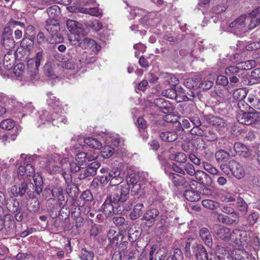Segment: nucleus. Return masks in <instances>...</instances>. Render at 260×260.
<instances>
[{"label": "nucleus", "instance_id": "f257e3e1", "mask_svg": "<svg viewBox=\"0 0 260 260\" xmlns=\"http://www.w3.org/2000/svg\"><path fill=\"white\" fill-rule=\"evenodd\" d=\"M57 154L48 156L45 166L49 168L51 173H60L66 182L68 183L72 181L71 175L68 169V165H69L70 166L72 173H76L80 171L81 168H83L84 167L78 164V162L76 160L70 163L67 162L66 159L62 160L59 163V165H58L56 164L57 161L59 160Z\"/></svg>", "mask_w": 260, "mask_h": 260}, {"label": "nucleus", "instance_id": "f03ea898", "mask_svg": "<svg viewBox=\"0 0 260 260\" xmlns=\"http://www.w3.org/2000/svg\"><path fill=\"white\" fill-rule=\"evenodd\" d=\"M101 137L106 144L103 147L101 154L104 158H109L113 155L114 147L118 146L120 140L112 134L106 133L102 134Z\"/></svg>", "mask_w": 260, "mask_h": 260}, {"label": "nucleus", "instance_id": "7ed1b4c3", "mask_svg": "<svg viewBox=\"0 0 260 260\" xmlns=\"http://www.w3.org/2000/svg\"><path fill=\"white\" fill-rule=\"evenodd\" d=\"M61 108L60 110H53V113L51 115L47 111H42L40 114V120L43 123H45L46 121L51 122L53 125L58 127L59 124H66L68 121L67 118L61 114Z\"/></svg>", "mask_w": 260, "mask_h": 260}, {"label": "nucleus", "instance_id": "20e7f679", "mask_svg": "<svg viewBox=\"0 0 260 260\" xmlns=\"http://www.w3.org/2000/svg\"><path fill=\"white\" fill-rule=\"evenodd\" d=\"M20 158L23 160V164L24 166H20L18 170V177H35V169L31 163L34 161L35 159L38 158L36 155H29L25 154H21Z\"/></svg>", "mask_w": 260, "mask_h": 260}, {"label": "nucleus", "instance_id": "39448f33", "mask_svg": "<svg viewBox=\"0 0 260 260\" xmlns=\"http://www.w3.org/2000/svg\"><path fill=\"white\" fill-rule=\"evenodd\" d=\"M66 25L70 34H69V40L73 45H76L81 40L80 34L82 32V26L79 22L73 20L67 21Z\"/></svg>", "mask_w": 260, "mask_h": 260}, {"label": "nucleus", "instance_id": "423d86ee", "mask_svg": "<svg viewBox=\"0 0 260 260\" xmlns=\"http://www.w3.org/2000/svg\"><path fill=\"white\" fill-rule=\"evenodd\" d=\"M115 192L110 196L114 204L123 203L129 198V187L127 184H121L115 188Z\"/></svg>", "mask_w": 260, "mask_h": 260}, {"label": "nucleus", "instance_id": "0eeeda50", "mask_svg": "<svg viewBox=\"0 0 260 260\" xmlns=\"http://www.w3.org/2000/svg\"><path fill=\"white\" fill-rule=\"evenodd\" d=\"M246 16L241 15L232 22L228 28V31L237 36H241L247 31Z\"/></svg>", "mask_w": 260, "mask_h": 260}, {"label": "nucleus", "instance_id": "6e6552de", "mask_svg": "<svg viewBox=\"0 0 260 260\" xmlns=\"http://www.w3.org/2000/svg\"><path fill=\"white\" fill-rule=\"evenodd\" d=\"M45 60V53L43 51L38 52L35 57L30 58L27 61V67L32 76L38 72L39 67Z\"/></svg>", "mask_w": 260, "mask_h": 260}, {"label": "nucleus", "instance_id": "1a4fd4ad", "mask_svg": "<svg viewBox=\"0 0 260 260\" xmlns=\"http://www.w3.org/2000/svg\"><path fill=\"white\" fill-rule=\"evenodd\" d=\"M237 120L240 123L245 125H251L254 122L260 121V112H246L239 113L237 115Z\"/></svg>", "mask_w": 260, "mask_h": 260}, {"label": "nucleus", "instance_id": "9d476101", "mask_svg": "<svg viewBox=\"0 0 260 260\" xmlns=\"http://www.w3.org/2000/svg\"><path fill=\"white\" fill-rule=\"evenodd\" d=\"M213 232L219 238L224 241H232L233 232L230 229L219 224H215L213 227Z\"/></svg>", "mask_w": 260, "mask_h": 260}, {"label": "nucleus", "instance_id": "9b49d317", "mask_svg": "<svg viewBox=\"0 0 260 260\" xmlns=\"http://www.w3.org/2000/svg\"><path fill=\"white\" fill-rule=\"evenodd\" d=\"M117 205L118 206L117 204H114L112 199L110 196L102 205L101 209L107 215H109L112 212L114 214H118L119 212L121 213L122 210L120 209L118 210V208L116 207ZM118 207L119 208L120 206L118 205Z\"/></svg>", "mask_w": 260, "mask_h": 260}, {"label": "nucleus", "instance_id": "f8f14e48", "mask_svg": "<svg viewBox=\"0 0 260 260\" xmlns=\"http://www.w3.org/2000/svg\"><path fill=\"white\" fill-rule=\"evenodd\" d=\"M232 241L238 245H244L248 240V234L246 231L236 229L233 231Z\"/></svg>", "mask_w": 260, "mask_h": 260}, {"label": "nucleus", "instance_id": "ddd939ff", "mask_svg": "<svg viewBox=\"0 0 260 260\" xmlns=\"http://www.w3.org/2000/svg\"><path fill=\"white\" fill-rule=\"evenodd\" d=\"M229 169L232 174L237 179L243 178L245 175V172L243 167L235 160H231L229 164Z\"/></svg>", "mask_w": 260, "mask_h": 260}, {"label": "nucleus", "instance_id": "4468645a", "mask_svg": "<svg viewBox=\"0 0 260 260\" xmlns=\"http://www.w3.org/2000/svg\"><path fill=\"white\" fill-rule=\"evenodd\" d=\"M246 20L249 21L247 28L252 29L260 23V8L254 10L250 13L249 16L246 17Z\"/></svg>", "mask_w": 260, "mask_h": 260}, {"label": "nucleus", "instance_id": "2eb2a0df", "mask_svg": "<svg viewBox=\"0 0 260 260\" xmlns=\"http://www.w3.org/2000/svg\"><path fill=\"white\" fill-rule=\"evenodd\" d=\"M2 38L3 44L7 49L12 48L15 46V43L12 36V32L9 28L5 27L4 28Z\"/></svg>", "mask_w": 260, "mask_h": 260}, {"label": "nucleus", "instance_id": "dca6fc26", "mask_svg": "<svg viewBox=\"0 0 260 260\" xmlns=\"http://www.w3.org/2000/svg\"><path fill=\"white\" fill-rule=\"evenodd\" d=\"M169 179L176 186H186L188 184L187 181L184 177L176 173L166 172Z\"/></svg>", "mask_w": 260, "mask_h": 260}, {"label": "nucleus", "instance_id": "f3484780", "mask_svg": "<svg viewBox=\"0 0 260 260\" xmlns=\"http://www.w3.org/2000/svg\"><path fill=\"white\" fill-rule=\"evenodd\" d=\"M199 236L204 243L209 247L213 245V240L211 234L206 228H202L199 231Z\"/></svg>", "mask_w": 260, "mask_h": 260}, {"label": "nucleus", "instance_id": "a211bd4d", "mask_svg": "<svg viewBox=\"0 0 260 260\" xmlns=\"http://www.w3.org/2000/svg\"><path fill=\"white\" fill-rule=\"evenodd\" d=\"M27 188V185L25 182H22L20 184L14 185L11 188V194L15 197H22L25 193Z\"/></svg>", "mask_w": 260, "mask_h": 260}, {"label": "nucleus", "instance_id": "6ab92c4d", "mask_svg": "<svg viewBox=\"0 0 260 260\" xmlns=\"http://www.w3.org/2000/svg\"><path fill=\"white\" fill-rule=\"evenodd\" d=\"M198 260H208V256L205 248L201 244H196L192 246Z\"/></svg>", "mask_w": 260, "mask_h": 260}, {"label": "nucleus", "instance_id": "aec40b11", "mask_svg": "<svg viewBox=\"0 0 260 260\" xmlns=\"http://www.w3.org/2000/svg\"><path fill=\"white\" fill-rule=\"evenodd\" d=\"M85 49L91 51L93 55L96 54L101 49V46L92 39L85 38L83 40Z\"/></svg>", "mask_w": 260, "mask_h": 260}, {"label": "nucleus", "instance_id": "412c9836", "mask_svg": "<svg viewBox=\"0 0 260 260\" xmlns=\"http://www.w3.org/2000/svg\"><path fill=\"white\" fill-rule=\"evenodd\" d=\"M193 176L196 179V182L201 184H208L210 182L211 179L210 176L207 174L199 170L196 171Z\"/></svg>", "mask_w": 260, "mask_h": 260}, {"label": "nucleus", "instance_id": "4be33fe9", "mask_svg": "<svg viewBox=\"0 0 260 260\" xmlns=\"http://www.w3.org/2000/svg\"><path fill=\"white\" fill-rule=\"evenodd\" d=\"M95 157L96 156H94L89 157L86 153L81 152L77 154L75 160L78 162V164L82 165L83 167H86L87 166V160L91 161L94 159Z\"/></svg>", "mask_w": 260, "mask_h": 260}, {"label": "nucleus", "instance_id": "5701e85b", "mask_svg": "<svg viewBox=\"0 0 260 260\" xmlns=\"http://www.w3.org/2000/svg\"><path fill=\"white\" fill-rule=\"evenodd\" d=\"M201 77L200 76H194L191 78H188L184 82V85L189 89L200 88L201 86Z\"/></svg>", "mask_w": 260, "mask_h": 260}, {"label": "nucleus", "instance_id": "b1692460", "mask_svg": "<svg viewBox=\"0 0 260 260\" xmlns=\"http://www.w3.org/2000/svg\"><path fill=\"white\" fill-rule=\"evenodd\" d=\"M154 103L164 113H167L172 109L171 104L162 98L155 99Z\"/></svg>", "mask_w": 260, "mask_h": 260}, {"label": "nucleus", "instance_id": "393cba45", "mask_svg": "<svg viewBox=\"0 0 260 260\" xmlns=\"http://www.w3.org/2000/svg\"><path fill=\"white\" fill-rule=\"evenodd\" d=\"M183 195L185 199L190 202H196L201 199L200 194L192 188L185 190Z\"/></svg>", "mask_w": 260, "mask_h": 260}, {"label": "nucleus", "instance_id": "a878e982", "mask_svg": "<svg viewBox=\"0 0 260 260\" xmlns=\"http://www.w3.org/2000/svg\"><path fill=\"white\" fill-rule=\"evenodd\" d=\"M160 138L165 142H173L178 138V134L175 131H165L160 133Z\"/></svg>", "mask_w": 260, "mask_h": 260}, {"label": "nucleus", "instance_id": "bb28decb", "mask_svg": "<svg viewBox=\"0 0 260 260\" xmlns=\"http://www.w3.org/2000/svg\"><path fill=\"white\" fill-rule=\"evenodd\" d=\"M161 78L165 82L175 87L179 84L178 79L173 74L165 73L161 74Z\"/></svg>", "mask_w": 260, "mask_h": 260}, {"label": "nucleus", "instance_id": "cd10ccee", "mask_svg": "<svg viewBox=\"0 0 260 260\" xmlns=\"http://www.w3.org/2000/svg\"><path fill=\"white\" fill-rule=\"evenodd\" d=\"M48 99L47 100V103L49 106L53 108V110H60V105L59 100L57 99L52 93L48 92L47 93Z\"/></svg>", "mask_w": 260, "mask_h": 260}, {"label": "nucleus", "instance_id": "c85d7f7f", "mask_svg": "<svg viewBox=\"0 0 260 260\" xmlns=\"http://www.w3.org/2000/svg\"><path fill=\"white\" fill-rule=\"evenodd\" d=\"M15 58L12 54L8 53L4 56L3 65L4 68L7 70H11L14 67Z\"/></svg>", "mask_w": 260, "mask_h": 260}, {"label": "nucleus", "instance_id": "c756f323", "mask_svg": "<svg viewBox=\"0 0 260 260\" xmlns=\"http://www.w3.org/2000/svg\"><path fill=\"white\" fill-rule=\"evenodd\" d=\"M85 26L93 31H99L102 28V24L98 20L93 19L84 22Z\"/></svg>", "mask_w": 260, "mask_h": 260}, {"label": "nucleus", "instance_id": "7c9ffc66", "mask_svg": "<svg viewBox=\"0 0 260 260\" xmlns=\"http://www.w3.org/2000/svg\"><path fill=\"white\" fill-rule=\"evenodd\" d=\"M144 205L142 203L136 204L133 208L132 212L130 214V218L132 220L138 218L142 214Z\"/></svg>", "mask_w": 260, "mask_h": 260}, {"label": "nucleus", "instance_id": "2f4dec72", "mask_svg": "<svg viewBox=\"0 0 260 260\" xmlns=\"http://www.w3.org/2000/svg\"><path fill=\"white\" fill-rule=\"evenodd\" d=\"M172 160H175L179 163H184L187 160L186 155L181 152L171 153L169 156Z\"/></svg>", "mask_w": 260, "mask_h": 260}, {"label": "nucleus", "instance_id": "473e14b6", "mask_svg": "<svg viewBox=\"0 0 260 260\" xmlns=\"http://www.w3.org/2000/svg\"><path fill=\"white\" fill-rule=\"evenodd\" d=\"M84 143L90 148L99 149L102 147V143L93 138H86L84 139Z\"/></svg>", "mask_w": 260, "mask_h": 260}, {"label": "nucleus", "instance_id": "72a5a7b5", "mask_svg": "<svg viewBox=\"0 0 260 260\" xmlns=\"http://www.w3.org/2000/svg\"><path fill=\"white\" fill-rule=\"evenodd\" d=\"M161 94L164 96L171 99H175L178 102H180V100H178L179 93H177L174 86L173 88L162 91Z\"/></svg>", "mask_w": 260, "mask_h": 260}, {"label": "nucleus", "instance_id": "f704fd0d", "mask_svg": "<svg viewBox=\"0 0 260 260\" xmlns=\"http://www.w3.org/2000/svg\"><path fill=\"white\" fill-rule=\"evenodd\" d=\"M230 70L231 73L234 74L236 77L239 79L244 81V78L247 76V74L245 71L240 70L237 67L231 66L227 68Z\"/></svg>", "mask_w": 260, "mask_h": 260}, {"label": "nucleus", "instance_id": "c9c22d12", "mask_svg": "<svg viewBox=\"0 0 260 260\" xmlns=\"http://www.w3.org/2000/svg\"><path fill=\"white\" fill-rule=\"evenodd\" d=\"M215 157L217 162H225L229 159L230 154L223 150H219L215 152Z\"/></svg>", "mask_w": 260, "mask_h": 260}, {"label": "nucleus", "instance_id": "e433bc0d", "mask_svg": "<svg viewBox=\"0 0 260 260\" xmlns=\"http://www.w3.org/2000/svg\"><path fill=\"white\" fill-rule=\"evenodd\" d=\"M236 208L238 210L245 214L248 210V205L242 198L239 197L237 199Z\"/></svg>", "mask_w": 260, "mask_h": 260}, {"label": "nucleus", "instance_id": "4c0bfd02", "mask_svg": "<svg viewBox=\"0 0 260 260\" xmlns=\"http://www.w3.org/2000/svg\"><path fill=\"white\" fill-rule=\"evenodd\" d=\"M52 195L58 201L64 200V196L62 193V188L60 186H56L52 190Z\"/></svg>", "mask_w": 260, "mask_h": 260}, {"label": "nucleus", "instance_id": "58836bf2", "mask_svg": "<svg viewBox=\"0 0 260 260\" xmlns=\"http://www.w3.org/2000/svg\"><path fill=\"white\" fill-rule=\"evenodd\" d=\"M158 215L159 212L157 209H151L144 214L143 219L147 221L153 220Z\"/></svg>", "mask_w": 260, "mask_h": 260}, {"label": "nucleus", "instance_id": "ea45409f", "mask_svg": "<svg viewBox=\"0 0 260 260\" xmlns=\"http://www.w3.org/2000/svg\"><path fill=\"white\" fill-rule=\"evenodd\" d=\"M255 66V62L254 60H248L246 61H242L238 63V68L245 71L248 70Z\"/></svg>", "mask_w": 260, "mask_h": 260}, {"label": "nucleus", "instance_id": "a19ab883", "mask_svg": "<svg viewBox=\"0 0 260 260\" xmlns=\"http://www.w3.org/2000/svg\"><path fill=\"white\" fill-rule=\"evenodd\" d=\"M15 125V121L13 120L10 118L5 119L0 123L1 127L7 131L12 129L14 127Z\"/></svg>", "mask_w": 260, "mask_h": 260}, {"label": "nucleus", "instance_id": "79ce46f5", "mask_svg": "<svg viewBox=\"0 0 260 260\" xmlns=\"http://www.w3.org/2000/svg\"><path fill=\"white\" fill-rule=\"evenodd\" d=\"M211 123L214 125V126L221 128V127H226L227 123L224 121V120L219 117H212L210 119Z\"/></svg>", "mask_w": 260, "mask_h": 260}, {"label": "nucleus", "instance_id": "37998d69", "mask_svg": "<svg viewBox=\"0 0 260 260\" xmlns=\"http://www.w3.org/2000/svg\"><path fill=\"white\" fill-rule=\"evenodd\" d=\"M47 12L49 17L50 18L54 19L60 14V8L56 5H53L49 7L47 10Z\"/></svg>", "mask_w": 260, "mask_h": 260}, {"label": "nucleus", "instance_id": "c03bdc74", "mask_svg": "<svg viewBox=\"0 0 260 260\" xmlns=\"http://www.w3.org/2000/svg\"><path fill=\"white\" fill-rule=\"evenodd\" d=\"M44 72L46 76L51 77L54 76L55 73V65L51 62H47L44 67Z\"/></svg>", "mask_w": 260, "mask_h": 260}, {"label": "nucleus", "instance_id": "a18cd8bd", "mask_svg": "<svg viewBox=\"0 0 260 260\" xmlns=\"http://www.w3.org/2000/svg\"><path fill=\"white\" fill-rule=\"evenodd\" d=\"M80 171V172L78 177L80 180H83L91 175H94V172L93 170H91V171L89 168L86 166L84 167L83 168H81Z\"/></svg>", "mask_w": 260, "mask_h": 260}, {"label": "nucleus", "instance_id": "49530a36", "mask_svg": "<svg viewBox=\"0 0 260 260\" xmlns=\"http://www.w3.org/2000/svg\"><path fill=\"white\" fill-rule=\"evenodd\" d=\"M247 95V92L244 88H238L236 89L233 92L234 98L239 101L243 100Z\"/></svg>", "mask_w": 260, "mask_h": 260}, {"label": "nucleus", "instance_id": "de8ad7c7", "mask_svg": "<svg viewBox=\"0 0 260 260\" xmlns=\"http://www.w3.org/2000/svg\"><path fill=\"white\" fill-rule=\"evenodd\" d=\"M202 205L209 209L214 210L219 207V204L211 200H204L202 202Z\"/></svg>", "mask_w": 260, "mask_h": 260}, {"label": "nucleus", "instance_id": "09e8293b", "mask_svg": "<svg viewBox=\"0 0 260 260\" xmlns=\"http://www.w3.org/2000/svg\"><path fill=\"white\" fill-rule=\"evenodd\" d=\"M34 178V184H35V190L37 194H40L42 191V180L41 177L38 175L35 176Z\"/></svg>", "mask_w": 260, "mask_h": 260}, {"label": "nucleus", "instance_id": "8fccbe9b", "mask_svg": "<svg viewBox=\"0 0 260 260\" xmlns=\"http://www.w3.org/2000/svg\"><path fill=\"white\" fill-rule=\"evenodd\" d=\"M15 129L17 131L16 133L14 135H12L10 137L7 135H0V140H1L5 144L6 142H10V140L14 141L16 139L17 135L21 131V129L17 126H16Z\"/></svg>", "mask_w": 260, "mask_h": 260}, {"label": "nucleus", "instance_id": "3c124183", "mask_svg": "<svg viewBox=\"0 0 260 260\" xmlns=\"http://www.w3.org/2000/svg\"><path fill=\"white\" fill-rule=\"evenodd\" d=\"M215 79V76L212 74L210 75L209 80H207L204 83H202L201 81V86L200 88H202L204 89H209L211 88L213 85V81Z\"/></svg>", "mask_w": 260, "mask_h": 260}, {"label": "nucleus", "instance_id": "603ef678", "mask_svg": "<svg viewBox=\"0 0 260 260\" xmlns=\"http://www.w3.org/2000/svg\"><path fill=\"white\" fill-rule=\"evenodd\" d=\"M62 68L63 69H67V70H78V67L77 66L75 63L74 61L71 59V60H68L67 61H64L61 64Z\"/></svg>", "mask_w": 260, "mask_h": 260}, {"label": "nucleus", "instance_id": "864d4df0", "mask_svg": "<svg viewBox=\"0 0 260 260\" xmlns=\"http://www.w3.org/2000/svg\"><path fill=\"white\" fill-rule=\"evenodd\" d=\"M94 254L91 251H89L86 249L82 248L80 258L81 260H93Z\"/></svg>", "mask_w": 260, "mask_h": 260}, {"label": "nucleus", "instance_id": "5fc2aeb1", "mask_svg": "<svg viewBox=\"0 0 260 260\" xmlns=\"http://www.w3.org/2000/svg\"><path fill=\"white\" fill-rule=\"evenodd\" d=\"M203 165L204 169L209 172L210 174L215 175L218 174V170L217 169L213 167L211 164L208 162L204 161L203 162Z\"/></svg>", "mask_w": 260, "mask_h": 260}, {"label": "nucleus", "instance_id": "6e6d98bb", "mask_svg": "<svg viewBox=\"0 0 260 260\" xmlns=\"http://www.w3.org/2000/svg\"><path fill=\"white\" fill-rule=\"evenodd\" d=\"M24 65L22 63H18L13 68V73L17 77H21L24 73Z\"/></svg>", "mask_w": 260, "mask_h": 260}, {"label": "nucleus", "instance_id": "4d7b16f0", "mask_svg": "<svg viewBox=\"0 0 260 260\" xmlns=\"http://www.w3.org/2000/svg\"><path fill=\"white\" fill-rule=\"evenodd\" d=\"M225 74L229 78L231 83H237L239 82L242 83L244 82V81L239 79L237 77H236L233 74L231 73L230 70H229L227 68L225 70Z\"/></svg>", "mask_w": 260, "mask_h": 260}, {"label": "nucleus", "instance_id": "13d9d810", "mask_svg": "<svg viewBox=\"0 0 260 260\" xmlns=\"http://www.w3.org/2000/svg\"><path fill=\"white\" fill-rule=\"evenodd\" d=\"M139 181L138 176L136 174H133L128 175L126 177V183L128 186L131 187V186L138 183Z\"/></svg>", "mask_w": 260, "mask_h": 260}, {"label": "nucleus", "instance_id": "bf43d9fd", "mask_svg": "<svg viewBox=\"0 0 260 260\" xmlns=\"http://www.w3.org/2000/svg\"><path fill=\"white\" fill-rule=\"evenodd\" d=\"M185 174L186 173L190 176H193L196 171L194 166L190 163H186L183 166Z\"/></svg>", "mask_w": 260, "mask_h": 260}, {"label": "nucleus", "instance_id": "052dcab7", "mask_svg": "<svg viewBox=\"0 0 260 260\" xmlns=\"http://www.w3.org/2000/svg\"><path fill=\"white\" fill-rule=\"evenodd\" d=\"M208 141L213 142L216 141L218 137L215 132L212 129H209L204 135Z\"/></svg>", "mask_w": 260, "mask_h": 260}, {"label": "nucleus", "instance_id": "680f3d73", "mask_svg": "<svg viewBox=\"0 0 260 260\" xmlns=\"http://www.w3.org/2000/svg\"><path fill=\"white\" fill-rule=\"evenodd\" d=\"M220 200L222 202H233L236 201V198L234 194L227 192L220 196Z\"/></svg>", "mask_w": 260, "mask_h": 260}, {"label": "nucleus", "instance_id": "e2e57ef3", "mask_svg": "<svg viewBox=\"0 0 260 260\" xmlns=\"http://www.w3.org/2000/svg\"><path fill=\"white\" fill-rule=\"evenodd\" d=\"M118 234L114 229H110L108 233L107 237L110 241L112 243H115L118 240Z\"/></svg>", "mask_w": 260, "mask_h": 260}, {"label": "nucleus", "instance_id": "0e129e2a", "mask_svg": "<svg viewBox=\"0 0 260 260\" xmlns=\"http://www.w3.org/2000/svg\"><path fill=\"white\" fill-rule=\"evenodd\" d=\"M88 14L93 16L99 17L102 16L103 13L98 7H93L88 8Z\"/></svg>", "mask_w": 260, "mask_h": 260}, {"label": "nucleus", "instance_id": "69168bd1", "mask_svg": "<svg viewBox=\"0 0 260 260\" xmlns=\"http://www.w3.org/2000/svg\"><path fill=\"white\" fill-rule=\"evenodd\" d=\"M190 133L191 135H197L199 136H203L205 135V132L202 129L200 126H194L191 129Z\"/></svg>", "mask_w": 260, "mask_h": 260}, {"label": "nucleus", "instance_id": "338daca9", "mask_svg": "<svg viewBox=\"0 0 260 260\" xmlns=\"http://www.w3.org/2000/svg\"><path fill=\"white\" fill-rule=\"evenodd\" d=\"M259 217V214L256 211L252 212L248 217L247 220L250 224H254Z\"/></svg>", "mask_w": 260, "mask_h": 260}, {"label": "nucleus", "instance_id": "774afa93", "mask_svg": "<svg viewBox=\"0 0 260 260\" xmlns=\"http://www.w3.org/2000/svg\"><path fill=\"white\" fill-rule=\"evenodd\" d=\"M260 48V41L250 43L246 46V49L248 51L257 50Z\"/></svg>", "mask_w": 260, "mask_h": 260}]
</instances>
